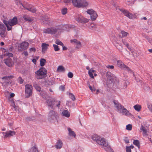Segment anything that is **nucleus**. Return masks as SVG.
<instances>
[{"label": "nucleus", "mask_w": 152, "mask_h": 152, "mask_svg": "<svg viewBox=\"0 0 152 152\" xmlns=\"http://www.w3.org/2000/svg\"><path fill=\"white\" fill-rule=\"evenodd\" d=\"M92 139L96 143L103 148L107 152H114L110 145L103 137L95 135H93Z\"/></svg>", "instance_id": "nucleus-1"}, {"label": "nucleus", "mask_w": 152, "mask_h": 152, "mask_svg": "<svg viewBox=\"0 0 152 152\" xmlns=\"http://www.w3.org/2000/svg\"><path fill=\"white\" fill-rule=\"evenodd\" d=\"M62 25L58 26L44 29L43 32L45 34H53L56 33H61L63 29Z\"/></svg>", "instance_id": "nucleus-2"}, {"label": "nucleus", "mask_w": 152, "mask_h": 152, "mask_svg": "<svg viewBox=\"0 0 152 152\" xmlns=\"http://www.w3.org/2000/svg\"><path fill=\"white\" fill-rule=\"evenodd\" d=\"M73 5L77 8H83L88 7L89 4L88 0H72Z\"/></svg>", "instance_id": "nucleus-3"}, {"label": "nucleus", "mask_w": 152, "mask_h": 152, "mask_svg": "<svg viewBox=\"0 0 152 152\" xmlns=\"http://www.w3.org/2000/svg\"><path fill=\"white\" fill-rule=\"evenodd\" d=\"M4 23L7 27L8 31L11 30L12 27L17 24L18 22L17 19L16 17H14L12 19H10L8 21L4 20Z\"/></svg>", "instance_id": "nucleus-4"}, {"label": "nucleus", "mask_w": 152, "mask_h": 152, "mask_svg": "<svg viewBox=\"0 0 152 152\" xmlns=\"http://www.w3.org/2000/svg\"><path fill=\"white\" fill-rule=\"evenodd\" d=\"M47 98L48 99H47V98H45L46 99V102L48 106L52 108H53L55 106H56L58 108H59L61 103L60 101H55L54 99L48 97Z\"/></svg>", "instance_id": "nucleus-5"}, {"label": "nucleus", "mask_w": 152, "mask_h": 152, "mask_svg": "<svg viewBox=\"0 0 152 152\" xmlns=\"http://www.w3.org/2000/svg\"><path fill=\"white\" fill-rule=\"evenodd\" d=\"M58 117V114L56 112L51 110L48 113V119L50 122L54 123L56 121Z\"/></svg>", "instance_id": "nucleus-6"}, {"label": "nucleus", "mask_w": 152, "mask_h": 152, "mask_svg": "<svg viewBox=\"0 0 152 152\" xmlns=\"http://www.w3.org/2000/svg\"><path fill=\"white\" fill-rule=\"evenodd\" d=\"M47 73V70L44 67H42L35 72L36 78L37 79H41L44 78Z\"/></svg>", "instance_id": "nucleus-7"}, {"label": "nucleus", "mask_w": 152, "mask_h": 152, "mask_svg": "<svg viewBox=\"0 0 152 152\" xmlns=\"http://www.w3.org/2000/svg\"><path fill=\"white\" fill-rule=\"evenodd\" d=\"M33 87L32 85L27 84L25 86V96L26 97L28 98L32 95Z\"/></svg>", "instance_id": "nucleus-8"}, {"label": "nucleus", "mask_w": 152, "mask_h": 152, "mask_svg": "<svg viewBox=\"0 0 152 152\" xmlns=\"http://www.w3.org/2000/svg\"><path fill=\"white\" fill-rule=\"evenodd\" d=\"M7 33L6 31V28L4 24L0 22V36L4 38L7 36Z\"/></svg>", "instance_id": "nucleus-9"}, {"label": "nucleus", "mask_w": 152, "mask_h": 152, "mask_svg": "<svg viewBox=\"0 0 152 152\" xmlns=\"http://www.w3.org/2000/svg\"><path fill=\"white\" fill-rule=\"evenodd\" d=\"M13 77L12 76H9L4 77H2L1 79V82L3 85L4 86L7 85L8 84H10L11 82L10 79Z\"/></svg>", "instance_id": "nucleus-10"}, {"label": "nucleus", "mask_w": 152, "mask_h": 152, "mask_svg": "<svg viewBox=\"0 0 152 152\" xmlns=\"http://www.w3.org/2000/svg\"><path fill=\"white\" fill-rule=\"evenodd\" d=\"M2 133L3 135L4 138H5L13 136L15 134L16 132L10 130L5 132H3Z\"/></svg>", "instance_id": "nucleus-11"}, {"label": "nucleus", "mask_w": 152, "mask_h": 152, "mask_svg": "<svg viewBox=\"0 0 152 152\" xmlns=\"http://www.w3.org/2000/svg\"><path fill=\"white\" fill-rule=\"evenodd\" d=\"M28 45V43L27 42H23L19 46L18 50L22 51L26 49Z\"/></svg>", "instance_id": "nucleus-12"}, {"label": "nucleus", "mask_w": 152, "mask_h": 152, "mask_svg": "<svg viewBox=\"0 0 152 152\" xmlns=\"http://www.w3.org/2000/svg\"><path fill=\"white\" fill-rule=\"evenodd\" d=\"M120 10L123 13L124 15L127 17L128 18L130 19L133 18V15L127 10L123 9H121Z\"/></svg>", "instance_id": "nucleus-13"}, {"label": "nucleus", "mask_w": 152, "mask_h": 152, "mask_svg": "<svg viewBox=\"0 0 152 152\" xmlns=\"http://www.w3.org/2000/svg\"><path fill=\"white\" fill-rule=\"evenodd\" d=\"M123 107L117 101L115 100V110L120 112Z\"/></svg>", "instance_id": "nucleus-14"}, {"label": "nucleus", "mask_w": 152, "mask_h": 152, "mask_svg": "<svg viewBox=\"0 0 152 152\" xmlns=\"http://www.w3.org/2000/svg\"><path fill=\"white\" fill-rule=\"evenodd\" d=\"M23 7L24 8L27 9L33 13H34L36 11V9L34 7L28 4L27 3H26V6H23Z\"/></svg>", "instance_id": "nucleus-15"}, {"label": "nucleus", "mask_w": 152, "mask_h": 152, "mask_svg": "<svg viewBox=\"0 0 152 152\" xmlns=\"http://www.w3.org/2000/svg\"><path fill=\"white\" fill-rule=\"evenodd\" d=\"M119 113H121L123 115L128 117H130L132 115L131 113L126 108H124V107H123Z\"/></svg>", "instance_id": "nucleus-16"}, {"label": "nucleus", "mask_w": 152, "mask_h": 152, "mask_svg": "<svg viewBox=\"0 0 152 152\" xmlns=\"http://www.w3.org/2000/svg\"><path fill=\"white\" fill-rule=\"evenodd\" d=\"M70 42L72 43H75L76 45V48H79L81 47V44L80 42L78 41L76 39L71 40Z\"/></svg>", "instance_id": "nucleus-17"}, {"label": "nucleus", "mask_w": 152, "mask_h": 152, "mask_svg": "<svg viewBox=\"0 0 152 152\" xmlns=\"http://www.w3.org/2000/svg\"><path fill=\"white\" fill-rule=\"evenodd\" d=\"M42 51V53H45L48 48L49 45L45 43H42L41 45Z\"/></svg>", "instance_id": "nucleus-18"}, {"label": "nucleus", "mask_w": 152, "mask_h": 152, "mask_svg": "<svg viewBox=\"0 0 152 152\" xmlns=\"http://www.w3.org/2000/svg\"><path fill=\"white\" fill-rule=\"evenodd\" d=\"M67 130L69 132V135L72 137L75 138L76 136L75 132L69 127H68Z\"/></svg>", "instance_id": "nucleus-19"}, {"label": "nucleus", "mask_w": 152, "mask_h": 152, "mask_svg": "<svg viewBox=\"0 0 152 152\" xmlns=\"http://www.w3.org/2000/svg\"><path fill=\"white\" fill-rule=\"evenodd\" d=\"M86 69H87L89 70L88 73L90 77L92 78H94V77L93 75V73H95V71L92 69H89V67H87Z\"/></svg>", "instance_id": "nucleus-20"}, {"label": "nucleus", "mask_w": 152, "mask_h": 152, "mask_svg": "<svg viewBox=\"0 0 152 152\" xmlns=\"http://www.w3.org/2000/svg\"><path fill=\"white\" fill-rule=\"evenodd\" d=\"M23 18L26 21L31 22L34 20V19L33 18L30 17L28 15H24L23 16Z\"/></svg>", "instance_id": "nucleus-21"}, {"label": "nucleus", "mask_w": 152, "mask_h": 152, "mask_svg": "<svg viewBox=\"0 0 152 152\" xmlns=\"http://www.w3.org/2000/svg\"><path fill=\"white\" fill-rule=\"evenodd\" d=\"M61 114L63 116L66 117V118H69L70 115V114L69 112L66 110H63Z\"/></svg>", "instance_id": "nucleus-22"}, {"label": "nucleus", "mask_w": 152, "mask_h": 152, "mask_svg": "<svg viewBox=\"0 0 152 152\" xmlns=\"http://www.w3.org/2000/svg\"><path fill=\"white\" fill-rule=\"evenodd\" d=\"M4 61L5 63L7 66H12L11 63V59L10 58L8 57L6 59H5L4 60Z\"/></svg>", "instance_id": "nucleus-23"}, {"label": "nucleus", "mask_w": 152, "mask_h": 152, "mask_svg": "<svg viewBox=\"0 0 152 152\" xmlns=\"http://www.w3.org/2000/svg\"><path fill=\"white\" fill-rule=\"evenodd\" d=\"M63 145V143L62 141L60 140L58 141L57 144L56 146V148L57 149H60L62 147Z\"/></svg>", "instance_id": "nucleus-24"}, {"label": "nucleus", "mask_w": 152, "mask_h": 152, "mask_svg": "<svg viewBox=\"0 0 152 152\" xmlns=\"http://www.w3.org/2000/svg\"><path fill=\"white\" fill-rule=\"evenodd\" d=\"M16 4L18 6V7L21 9H22V7H23V6H26V3H25V4H23L21 2V1L20 0H18L17 1H16Z\"/></svg>", "instance_id": "nucleus-25"}, {"label": "nucleus", "mask_w": 152, "mask_h": 152, "mask_svg": "<svg viewBox=\"0 0 152 152\" xmlns=\"http://www.w3.org/2000/svg\"><path fill=\"white\" fill-rule=\"evenodd\" d=\"M97 15L96 12L94 13L91 15V20L94 21L96 20L97 17Z\"/></svg>", "instance_id": "nucleus-26"}, {"label": "nucleus", "mask_w": 152, "mask_h": 152, "mask_svg": "<svg viewBox=\"0 0 152 152\" xmlns=\"http://www.w3.org/2000/svg\"><path fill=\"white\" fill-rule=\"evenodd\" d=\"M134 108L137 111L139 112L141 109V106L140 105L136 104L134 106Z\"/></svg>", "instance_id": "nucleus-27"}, {"label": "nucleus", "mask_w": 152, "mask_h": 152, "mask_svg": "<svg viewBox=\"0 0 152 152\" xmlns=\"http://www.w3.org/2000/svg\"><path fill=\"white\" fill-rule=\"evenodd\" d=\"M29 152H38V151L37 148L35 145L31 148Z\"/></svg>", "instance_id": "nucleus-28"}, {"label": "nucleus", "mask_w": 152, "mask_h": 152, "mask_svg": "<svg viewBox=\"0 0 152 152\" xmlns=\"http://www.w3.org/2000/svg\"><path fill=\"white\" fill-rule=\"evenodd\" d=\"M121 37H125L127 36L128 33L124 31H121Z\"/></svg>", "instance_id": "nucleus-29"}, {"label": "nucleus", "mask_w": 152, "mask_h": 152, "mask_svg": "<svg viewBox=\"0 0 152 152\" xmlns=\"http://www.w3.org/2000/svg\"><path fill=\"white\" fill-rule=\"evenodd\" d=\"M34 86L37 91L41 92L40 94L41 95L42 91H41V88L40 86L37 84H35L34 85Z\"/></svg>", "instance_id": "nucleus-30"}, {"label": "nucleus", "mask_w": 152, "mask_h": 152, "mask_svg": "<svg viewBox=\"0 0 152 152\" xmlns=\"http://www.w3.org/2000/svg\"><path fill=\"white\" fill-rule=\"evenodd\" d=\"M133 143L139 148H140V143L139 140H134L133 141Z\"/></svg>", "instance_id": "nucleus-31"}, {"label": "nucleus", "mask_w": 152, "mask_h": 152, "mask_svg": "<svg viewBox=\"0 0 152 152\" xmlns=\"http://www.w3.org/2000/svg\"><path fill=\"white\" fill-rule=\"evenodd\" d=\"M140 130L143 132V133L144 135H147V130L143 126H141Z\"/></svg>", "instance_id": "nucleus-32"}, {"label": "nucleus", "mask_w": 152, "mask_h": 152, "mask_svg": "<svg viewBox=\"0 0 152 152\" xmlns=\"http://www.w3.org/2000/svg\"><path fill=\"white\" fill-rule=\"evenodd\" d=\"M115 84L117 88H118L119 86V80L116 77H115Z\"/></svg>", "instance_id": "nucleus-33"}, {"label": "nucleus", "mask_w": 152, "mask_h": 152, "mask_svg": "<svg viewBox=\"0 0 152 152\" xmlns=\"http://www.w3.org/2000/svg\"><path fill=\"white\" fill-rule=\"evenodd\" d=\"M11 105L13 107H14L15 110L16 111L17 110H18V111L20 113V110H19V109L18 107V106H16L15 104L14 103V102H12V104H11Z\"/></svg>", "instance_id": "nucleus-34"}, {"label": "nucleus", "mask_w": 152, "mask_h": 152, "mask_svg": "<svg viewBox=\"0 0 152 152\" xmlns=\"http://www.w3.org/2000/svg\"><path fill=\"white\" fill-rule=\"evenodd\" d=\"M46 60L44 58L40 60V64L41 66H43L46 62Z\"/></svg>", "instance_id": "nucleus-35"}, {"label": "nucleus", "mask_w": 152, "mask_h": 152, "mask_svg": "<svg viewBox=\"0 0 152 152\" xmlns=\"http://www.w3.org/2000/svg\"><path fill=\"white\" fill-rule=\"evenodd\" d=\"M134 2L135 1L133 0L127 1L126 3L128 5H132L134 4Z\"/></svg>", "instance_id": "nucleus-36"}, {"label": "nucleus", "mask_w": 152, "mask_h": 152, "mask_svg": "<svg viewBox=\"0 0 152 152\" xmlns=\"http://www.w3.org/2000/svg\"><path fill=\"white\" fill-rule=\"evenodd\" d=\"M86 12L88 14L90 15H91L94 12H96L94 10L92 9L88 10Z\"/></svg>", "instance_id": "nucleus-37"}, {"label": "nucleus", "mask_w": 152, "mask_h": 152, "mask_svg": "<svg viewBox=\"0 0 152 152\" xmlns=\"http://www.w3.org/2000/svg\"><path fill=\"white\" fill-rule=\"evenodd\" d=\"M65 71L64 67H58L57 70V72H63Z\"/></svg>", "instance_id": "nucleus-38"}, {"label": "nucleus", "mask_w": 152, "mask_h": 152, "mask_svg": "<svg viewBox=\"0 0 152 152\" xmlns=\"http://www.w3.org/2000/svg\"><path fill=\"white\" fill-rule=\"evenodd\" d=\"M88 19L86 18H85L82 17L81 19V20L80 22L83 23H86L88 21Z\"/></svg>", "instance_id": "nucleus-39"}, {"label": "nucleus", "mask_w": 152, "mask_h": 152, "mask_svg": "<svg viewBox=\"0 0 152 152\" xmlns=\"http://www.w3.org/2000/svg\"><path fill=\"white\" fill-rule=\"evenodd\" d=\"M117 65L118 66H124V64L121 61H117Z\"/></svg>", "instance_id": "nucleus-40"}, {"label": "nucleus", "mask_w": 152, "mask_h": 152, "mask_svg": "<svg viewBox=\"0 0 152 152\" xmlns=\"http://www.w3.org/2000/svg\"><path fill=\"white\" fill-rule=\"evenodd\" d=\"M126 130L130 131L132 129V125L131 124H129L126 126Z\"/></svg>", "instance_id": "nucleus-41"}, {"label": "nucleus", "mask_w": 152, "mask_h": 152, "mask_svg": "<svg viewBox=\"0 0 152 152\" xmlns=\"http://www.w3.org/2000/svg\"><path fill=\"white\" fill-rule=\"evenodd\" d=\"M55 43L56 44L61 45L62 46H63L64 45L63 44L61 41L58 39L56 40Z\"/></svg>", "instance_id": "nucleus-42"}, {"label": "nucleus", "mask_w": 152, "mask_h": 152, "mask_svg": "<svg viewBox=\"0 0 152 152\" xmlns=\"http://www.w3.org/2000/svg\"><path fill=\"white\" fill-rule=\"evenodd\" d=\"M83 16L79 15L77 17L76 19L77 21L78 22H80L81 20V19L82 18Z\"/></svg>", "instance_id": "nucleus-43"}, {"label": "nucleus", "mask_w": 152, "mask_h": 152, "mask_svg": "<svg viewBox=\"0 0 152 152\" xmlns=\"http://www.w3.org/2000/svg\"><path fill=\"white\" fill-rule=\"evenodd\" d=\"M96 28V25L94 23H91L90 24L89 28L90 29H92Z\"/></svg>", "instance_id": "nucleus-44"}, {"label": "nucleus", "mask_w": 152, "mask_h": 152, "mask_svg": "<svg viewBox=\"0 0 152 152\" xmlns=\"http://www.w3.org/2000/svg\"><path fill=\"white\" fill-rule=\"evenodd\" d=\"M53 46L54 47V49L55 51H56L59 50V48H58V47L57 45L53 44Z\"/></svg>", "instance_id": "nucleus-45"}, {"label": "nucleus", "mask_w": 152, "mask_h": 152, "mask_svg": "<svg viewBox=\"0 0 152 152\" xmlns=\"http://www.w3.org/2000/svg\"><path fill=\"white\" fill-rule=\"evenodd\" d=\"M61 12L62 14L65 15L67 12V9L66 8L63 9L61 10Z\"/></svg>", "instance_id": "nucleus-46"}, {"label": "nucleus", "mask_w": 152, "mask_h": 152, "mask_svg": "<svg viewBox=\"0 0 152 152\" xmlns=\"http://www.w3.org/2000/svg\"><path fill=\"white\" fill-rule=\"evenodd\" d=\"M69 97L71 99L73 100H74L75 99V96L72 94H69Z\"/></svg>", "instance_id": "nucleus-47"}, {"label": "nucleus", "mask_w": 152, "mask_h": 152, "mask_svg": "<svg viewBox=\"0 0 152 152\" xmlns=\"http://www.w3.org/2000/svg\"><path fill=\"white\" fill-rule=\"evenodd\" d=\"M148 107L150 111L152 113V104H148Z\"/></svg>", "instance_id": "nucleus-48"}, {"label": "nucleus", "mask_w": 152, "mask_h": 152, "mask_svg": "<svg viewBox=\"0 0 152 152\" xmlns=\"http://www.w3.org/2000/svg\"><path fill=\"white\" fill-rule=\"evenodd\" d=\"M59 90L62 91H64L65 89V87L64 86H61L59 88Z\"/></svg>", "instance_id": "nucleus-49"}, {"label": "nucleus", "mask_w": 152, "mask_h": 152, "mask_svg": "<svg viewBox=\"0 0 152 152\" xmlns=\"http://www.w3.org/2000/svg\"><path fill=\"white\" fill-rule=\"evenodd\" d=\"M124 140L126 143H129V140L128 137H125L124 139Z\"/></svg>", "instance_id": "nucleus-50"}, {"label": "nucleus", "mask_w": 152, "mask_h": 152, "mask_svg": "<svg viewBox=\"0 0 152 152\" xmlns=\"http://www.w3.org/2000/svg\"><path fill=\"white\" fill-rule=\"evenodd\" d=\"M68 76L69 78H72L73 76V74L71 72H69L68 74Z\"/></svg>", "instance_id": "nucleus-51"}, {"label": "nucleus", "mask_w": 152, "mask_h": 152, "mask_svg": "<svg viewBox=\"0 0 152 152\" xmlns=\"http://www.w3.org/2000/svg\"><path fill=\"white\" fill-rule=\"evenodd\" d=\"M5 56H8L9 57H12L13 56V54L10 53H7L4 54Z\"/></svg>", "instance_id": "nucleus-52"}, {"label": "nucleus", "mask_w": 152, "mask_h": 152, "mask_svg": "<svg viewBox=\"0 0 152 152\" xmlns=\"http://www.w3.org/2000/svg\"><path fill=\"white\" fill-rule=\"evenodd\" d=\"M122 42L125 45L126 47L128 48V49H129V44L127 43L125 41H124L123 40H122Z\"/></svg>", "instance_id": "nucleus-53"}, {"label": "nucleus", "mask_w": 152, "mask_h": 152, "mask_svg": "<svg viewBox=\"0 0 152 152\" xmlns=\"http://www.w3.org/2000/svg\"><path fill=\"white\" fill-rule=\"evenodd\" d=\"M18 81L19 83L21 84L23 82V80L20 77H19L18 78Z\"/></svg>", "instance_id": "nucleus-54"}, {"label": "nucleus", "mask_w": 152, "mask_h": 152, "mask_svg": "<svg viewBox=\"0 0 152 152\" xmlns=\"http://www.w3.org/2000/svg\"><path fill=\"white\" fill-rule=\"evenodd\" d=\"M123 88H125L127 87L126 83L125 81H124L123 83V85L122 86Z\"/></svg>", "instance_id": "nucleus-55"}, {"label": "nucleus", "mask_w": 152, "mask_h": 152, "mask_svg": "<svg viewBox=\"0 0 152 152\" xmlns=\"http://www.w3.org/2000/svg\"><path fill=\"white\" fill-rule=\"evenodd\" d=\"M126 152H131V150L130 149L129 147L126 146Z\"/></svg>", "instance_id": "nucleus-56"}, {"label": "nucleus", "mask_w": 152, "mask_h": 152, "mask_svg": "<svg viewBox=\"0 0 152 152\" xmlns=\"http://www.w3.org/2000/svg\"><path fill=\"white\" fill-rule=\"evenodd\" d=\"M30 52H35V49L34 48H31L29 49Z\"/></svg>", "instance_id": "nucleus-57"}, {"label": "nucleus", "mask_w": 152, "mask_h": 152, "mask_svg": "<svg viewBox=\"0 0 152 152\" xmlns=\"http://www.w3.org/2000/svg\"><path fill=\"white\" fill-rule=\"evenodd\" d=\"M89 88L90 89V90L92 91H95V88H92L91 86H89Z\"/></svg>", "instance_id": "nucleus-58"}, {"label": "nucleus", "mask_w": 152, "mask_h": 152, "mask_svg": "<svg viewBox=\"0 0 152 152\" xmlns=\"http://www.w3.org/2000/svg\"><path fill=\"white\" fill-rule=\"evenodd\" d=\"M65 3H68L70 2L71 0H63Z\"/></svg>", "instance_id": "nucleus-59"}, {"label": "nucleus", "mask_w": 152, "mask_h": 152, "mask_svg": "<svg viewBox=\"0 0 152 152\" xmlns=\"http://www.w3.org/2000/svg\"><path fill=\"white\" fill-rule=\"evenodd\" d=\"M22 54H23L26 56H27L28 55V53L26 51H25L23 52V53H22Z\"/></svg>", "instance_id": "nucleus-60"}, {"label": "nucleus", "mask_w": 152, "mask_h": 152, "mask_svg": "<svg viewBox=\"0 0 152 152\" xmlns=\"http://www.w3.org/2000/svg\"><path fill=\"white\" fill-rule=\"evenodd\" d=\"M62 47H63V50H66L67 49V48L66 47L64 46V45H63V46H62Z\"/></svg>", "instance_id": "nucleus-61"}, {"label": "nucleus", "mask_w": 152, "mask_h": 152, "mask_svg": "<svg viewBox=\"0 0 152 152\" xmlns=\"http://www.w3.org/2000/svg\"><path fill=\"white\" fill-rule=\"evenodd\" d=\"M32 61L34 64H35L36 62V59L33 58L32 60Z\"/></svg>", "instance_id": "nucleus-62"}, {"label": "nucleus", "mask_w": 152, "mask_h": 152, "mask_svg": "<svg viewBox=\"0 0 152 152\" xmlns=\"http://www.w3.org/2000/svg\"><path fill=\"white\" fill-rule=\"evenodd\" d=\"M126 68V70L128 71H130L131 72H132V71L129 69V67H125Z\"/></svg>", "instance_id": "nucleus-63"}, {"label": "nucleus", "mask_w": 152, "mask_h": 152, "mask_svg": "<svg viewBox=\"0 0 152 152\" xmlns=\"http://www.w3.org/2000/svg\"><path fill=\"white\" fill-rule=\"evenodd\" d=\"M10 96L11 97H12L14 96V93H11L10 94Z\"/></svg>", "instance_id": "nucleus-64"}]
</instances>
